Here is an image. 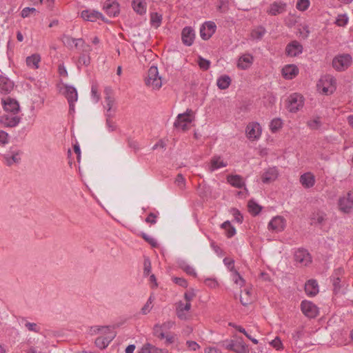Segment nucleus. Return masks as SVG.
<instances>
[{
    "instance_id": "20",
    "label": "nucleus",
    "mask_w": 353,
    "mask_h": 353,
    "mask_svg": "<svg viewBox=\"0 0 353 353\" xmlns=\"http://www.w3.org/2000/svg\"><path fill=\"white\" fill-rule=\"evenodd\" d=\"M195 37L194 31L190 26L185 27L181 32L182 42L185 46H190L193 44Z\"/></svg>"
},
{
    "instance_id": "3",
    "label": "nucleus",
    "mask_w": 353,
    "mask_h": 353,
    "mask_svg": "<svg viewBox=\"0 0 353 353\" xmlns=\"http://www.w3.org/2000/svg\"><path fill=\"white\" fill-rule=\"evenodd\" d=\"M145 83L153 89H159L161 87V78L159 76V71L157 66L152 65L149 68L148 71V76L145 79Z\"/></svg>"
},
{
    "instance_id": "55",
    "label": "nucleus",
    "mask_w": 353,
    "mask_h": 353,
    "mask_svg": "<svg viewBox=\"0 0 353 353\" xmlns=\"http://www.w3.org/2000/svg\"><path fill=\"white\" fill-rule=\"evenodd\" d=\"M37 10L34 8H24L21 12V15L23 18L28 17L30 14L36 13Z\"/></svg>"
},
{
    "instance_id": "34",
    "label": "nucleus",
    "mask_w": 353,
    "mask_h": 353,
    "mask_svg": "<svg viewBox=\"0 0 353 353\" xmlns=\"http://www.w3.org/2000/svg\"><path fill=\"white\" fill-rule=\"evenodd\" d=\"M65 94L68 103L76 102L77 101L78 94L75 88L66 86Z\"/></svg>"
},
{
    "instance_id": "47",
    "label": "nucleus",
    "mask_w": 353,
    "mask_h": 353,
    "mask_svg": "<svg viewBox=\"0 0 353 353\" xmlns=\"http://www.w3.org/2000/svg\"><path fill=\"white\" fill-rule=\"evenodd\" d=\"M144 348L147 349L148 353H164L163 350L159 348L150 343H147L143 345Z\"/></svg>"
},
{
    "instance_id": "5",
    "label": "nucleus",
    "mask_w": 353,
    "mask_h": 353,
    "mask_svg": "<svg viewBox=\"0 0 353 353\" xmlns=\"http://www.w3.org/2000/svg\"><path fill=\"white\" fill-rule=\"evenodd\" d=\"M352 61V57L349 54H343L333 59L332 66L337 71H344L351 65Z\"/></svg>"
},
{
    "instance_id": "52",
    "label": "nucleus",
    "mask_w": 353,
    "mask_h": 353,
    "mask_svg": "<svg viewBox=\"0 0 353 353\" xmlns=\"http://www.w3.org/2000/svg\"><path fill=\"white\" fill-rule=\"evenodd\" d=\"M90 63V58L89 55L83 54H81L78 60L79 65H85L88 66Z\"/></svg>"
},
{
    "instance_id": "35",
    "label": "nucleus",
    "mask_w": 353,
    "mask_h": 353,
    "mask_svg": "<svg viewBox=\"0 0 353 353\" xmlns=\"http://www.w3.org/2000/svg\"><path fill=\"white\" fill-rule=\"evenodd\" d=\"M231 78L228 75H222L217 79L216 85L221 90L227 89L231 84Z\"/></svg>"
},
{
    "instance_id": "63",
    "label": "nucleus",
    "mask_w": 353,
    "mask_h": 353,
    "mask_svg": "<svg viewBox=\"0 0 353 353\" xmlns=\"http://www.w3.org/2000/svg\"><path fill=\"white\" fill-rule=\"evenodd\" d=\"M128 146L133 149L135 152L138 151L139 150V145L137 141H134L132 139H128Z\"/></svg>"
},
{
    "instance_id": "22",
    "label": "nucleus",
    "mask_w": 353,
    "mask_h": 353,
    "mask_svg": "<svg viewBox=\"0 0 353 353\" xmlns=\"http://www.w3.org/2000/svg\"><path fill=\"white\" fill-rule=\"evenodd\" d=\"M299 74V68L294 64L285 65L282 69V74L285 79H292Z\"/></svg>"
},
{
    "instance_id": "39",
    "label": "nucleus",
    "mask_w": 353,
    "mask_h": 353,
    "mask_svg": "<svg viewBox=\"0 0 353 353\" xmlns=\"http://www.w3.org/2000/svg\"><path fill=\"white\" fill-rule=\"evenodd\" d=\"M20 153L19 152L13 153L11 155L6 154L4 158L8 165H11L14 163H19L20 161Z\"/></svg>"
},
{
    "instance_id": "56",
    "label": "nucleus",
    "mask_w": 353,
    "mask_h": 353,
    "mask_svg": "<svg viewBox=\"0 0 353 353\" xmlns=\"http://www.w3.org/2000/svg\"><path fill=\"white\" fill-rule=\"evenodd\" d=\"M196 294L193 290H189L184 294V299L186 303H190L192 299L195 297Z\"/></svg>"
},
{
    "instance_id": "31",
    "label": "nucleus",
    "mask_w": 353,
    "mask_h": 353,
    "mask_svg": "<svg viewBox=\"0 0 353 353\" xmlns=\"http://www.w3.org/2000/svg\"><path fill=\"white\" fill-rule=\"evenodd\" d=\"M21 324L23 325L24 327L29 331L34 333H40L41 327L36 323L29 322L26 318L23 317L21 319Z\"/></svg>"
},
{
    "instance_id": "11",
    "label": "nucleus",
    "mask_w": 353,
    "mask_h": 353,
    "mask_svg": "<svg viewBox=\"0 0 353 353\" xmlns=\"http://www.w3.org/2000/svg\"><path fill=\"white\" fill-rule=\"evenodd\" d=\"M21 121V117L13 113H6L0 117V123L4 127L14 128L17 126Z\"/></svg>"
},
{
    "instance_id": "53",
    "label": "nucleus",
    "mask_w": 353,
    "mask_h": 353,
    "mask_svg": "<svg viewBox=\"0 0 353 353\" xmlns=\"http://www.w3.org/2000/svg\"><path fill=\"white\" fill-rule=\"evenodd\" d=\"M198 64L201 69L203 70H207L210 68V61L203 57H199Z\"/></svg>"
},
{
    "instance_id": "13",
    "label": "nucleus",
    "mask_w": 353,
    "mask_h": 353,
    "mask_svg": "<svg viewBox=\"0 0 353 353\" xmlns=\"http://www.w3.org/2000/svg\"><path fill=\"white\" fill-rule=\"evenodd\" d=\"M216 26L213 21L205 22L200 28L201 37L204 40L209 39L215 32Z\"/></svg>"
},
{
    "instance_id": "59",
    "label": "nucleus",
    "mask_w": 353,
    "mask_h": 353,
    "mask_svg": "<svg viewBox=\"0 0 353 353\" xmlns=\"http://www.w3.org/2000/svg\"><path fill=\"white\" fill-rule=\"evenodd\" d=\"M143 265H144L143 274L145 276H148L150 274V273L151 272V263L148 258L145 259Z\"/></svg>"
},
{
    "instance_id": "49",
    "label": "nucleus",
    "mask_w": 353,
    "mask_h": 353,
    "mask_svg": "<svg viewBox=\"0 0 353 353\" xmlns=\"http://www.w3.org/2000/svg\"><path fill=\"white\" fill-rule=\"evenodd\" d=\"M141 237L148 242L152 247L156 248L158 245L157 241L153 237L148 235L147 234L142 232L141 234Z\"/></svg>"
},
{
    "instance_id": "23",
    "label": "nucleus",
    "mask_w": 353,
    "mask_h": 353,
    "mask_svg": "<svg viewBox=\"0 0 353 353\" xmlns=\"http://www.w3.org/2000/svg\"><path fill=\"white\" fill-rule=\"evenodd\" d=\"M191 309L190 303H183L179 301L176 306V312L179 319L185 320L187 319L185 312H188Z\"/></svg>"
},
{
    "instance_id": "10",
    "label": "nucleus",
    "mask_w": 353,
    "mask_h": 353,
    "mask_svg": "<svg viewBox=\"0 0 353 353\" xmlns=\"http://www.w3.org/2000/svg\"><path fill=\"white\" fill-rule=\"evenodd\" d=\"M294 260L301 266H307L312 263V257L309 252L303 248L298 249L294 253Z\"/></svg>"
},
{
    "instance_id": "2",
    "label": "nucleus",
    "mask_w": 353,
    "mask_h": 353,
    "mask_svg": "<svg viewBox=\"0 0 353 353\" xmlns=\"http://www.w3.org/2000/svg\"><path fill=\"white\" fill-rule=\"evenodd\" d=\"M224 347L228 350L234 352L235 353H249L248 346L243 341L242 337H237L235 339L226 341L224 342Z\"/></svg>"
},
{
    "instance_id": "19",
    "label": "nucleus",
    "mask_w": 353,
    "mask_h": 353,
    "mask_svg": "<svg viewBox=\"0 0 353 353\" xmlns=\"http://www.w3.org/2000/svg\"><path fill=\"white\" fill-rule=\"evenodd\" d=\"M287 4L282 1H274L271 3L267 10V13L271 16H276L286 11Z\"/></svg>"
},
{
    "instance_id": "50",
    "label": "nucleus",
    "mask_w": 353,
    "mask_h": 353,
    "mask_svg": "<svg viewBox=\"0 0 353 353\" xmlns=\"http://www.w3.org/2000/svg\"><path fill=\"white\" fill-rule=\"evenodd\" d=\"M304 335L303 328L299 327L292 334V339L297 342L299 339H301Z\"/></svg>"
},
{
    "instance_id": "41",
    "label": "nucleus",
    "mask_w": 353,
    "mask_h": 353,
    "mask_svg": "<svg viewBox=\"0 0 353 353\" xmlns=\"http://www.w3.org/2000/svg\"><path fill=\"white\" fill-rule=\"evenodd\" d=\"M248 209L249 212L253 214L254 216H256L259 214V212L261 211V207L257 204L255 201L251 200L248 202Z\"/></svg>"
},
{
    "instance_id": "17",
    "label": "nucleus",
    "mask_w": 353,
    "mask_h": 353,
    "mask_svg": "<svg viewBox=\"0 0 353 353\" xmlns=\"http://www.w3.org/2000/svg\"><path fill=\"white\" fill-rule=\"evenodd\" d=\"M303 49V46L299 41L294 40L287 45L285 54L288 57H296L302 53Z\"/></svg>"
},
{
    "instance_id": "9",
    "label": "nucleus",
    "mask_w": 353,
    "mask_h": 353,
    "mask_svg": "<svg viewBox=\"0 0 353 353\" xmlns=\"http://www.w3.org/2000/svg\"><path fill=\"white\" fill-rule=\"evenodd\" d=\"M302 312L308 318H315L319 314V308L312 302L304 300L301 303Z\"/></svg>"
},
{
    "instance_id": "36",
    "label": "nucleus",
    "mask_w": 353,
    "mask_h": 353,
    "mask_svg": "<svg viewBox=\"0 0 353 353\" xmlns=\"http://www.w3.org/2000/svg\"><path fill=\"white\" fill-rule=\"evenodd\" d=\"M326 214L321 211H317L311 215L312 224H322L325 220Z\"/></svg>"
},
{
    "instance_id": "58",
    "label": "nucleus",
    "mask_w": 353,
    "mask_h": 353,
    "mask_svg": "<svg viewBox=\"0 0 353 353\" xmlns=\"http://www.w3.org/2000/svg\"><path fill=\"white\" fill-rule=\"evenodd\" d=\"M270 345L276 350H280L283 349L282 342L279 337H276L274 340H272L270 342Z\"/></svg>"
},
{
    "instance_id": "16",
    "label": "nucleus",
    "mask_w": 353,
    "mask_h": 353,
    "mask_svg": "<svg viewBox=\"0 0 353 353\" xmlns=\"http://www.w3.org/2000/svg\"><path fill=\"white\" fill-rule=\"evenodd\" d=\"M228 165L227 161H224L220 155H214L208 165V170L213 172L219 169L225 168Z\"/></svg>"
},
{
    "instance_id": "12",
    "label": "nucleus",
    "mask_w": 353,
    "mask_h": 353,
    "mask_svg": "<svg viewBox=\"0 0 353 353\" xmlns=\"http://www.w3.org/2000/svg\"><path fill=\"white\" fill-rule=\"evenodd\" d=\"M246 135L250 140H256L261 134V128L259 123L252 122L248 124L245 130Z\"/></svg>"
},
{
    "instance_id": "33",
    "label": "nucleus",
    "mask_w": 353,
    "mask_h": 353,
    "mask_svg": "<svg viewBox=\"0 0 353 353\" xmlns=\"http://www.w3.org/2000/svg\"><path fill=\"white\" fill-rule=\"evenodd\" d=\"M41 61V56L39 54H33L26 58L27 65L32 69H38Z\"/></svg>"
},
{
    "instance_id": "24",
    "label": "nucleus",
    "mask_w": 353,
    "mask_h": 353,
    "mask_svg": "<svg viewBox=\"0 0 353 353\" xmlns=\"http://www.w3.org/2000/svg\"><path fill=\"white\" fill-rule=\"evenodd\" d=\"M254 61V57L250 54H245L239 58L237 67L241 70L249 68Z\"/></svg>"
},
{
    "instance_id": "51",
    "label": "nucleus",
    "mask_w": 353,
    "mask_h": 353,
    "mask_svg": "<svg viewBox=\"0 0 353 353\" xmlns=\"http://www.w3.org/2000/svg\"><path fill=\"white\" fill-rule=\"evenodd\" d=\"M62 42L68 48H72L75 42V39L69 35H63Z\"/></svg>"
},
{
    "instance_id": "45",
    "label": "nucleus",
    "mask_w": 353,
    "mask_h": 353,
    "mask_svg": "<svg viewBox=\"0 0 353 353\" xmlns=\"http://www.w3.org/2000/svg\"><path fill=\"white\" fill-rule=\"evenodd\" d=\"M270 130L272 132H277L282 128V121L280 119H274L270 125Z\"/></svg>"
},
{
    "instance_id": "48",
    "label": "nucleus",
    "mask_w": 353,
    "mask_h": 353,
    "mask_svg": "<svg viewBox=\"0 0 353 353\" xmlns=\"http://www.w3.org/2000/svg\"><path fill=\"white\" fill-rule=\"evenodd\" d=\"M310 6L309 0H297L296 8L300 11L306 10Z\"/></svg>"
},
{
    "instance_id": "62",
    "label": "nucleus",
    "mask_w": 353,
    "mask_h": 353,
    "mask_svg": "<svg viewBox=\"0 0 353 353\" xmlns=\"http://www.w3.org/2000/svg\"><path fill=\"white\" fill-rule=\"evenodd\" d=\"M232 212H233L232 214L234 217V220L236 222L241 223L243 222V215L241 214V213L236 209H233Z\"/></svg>"
},
{
    "instance_id": "60",
    "label": "nucleus",
    "mask_w": 353,
    "mask_h": 353,
    "mask_svg": "<svg viewBox=\"0 0 353 353\" xmlns=\"http://www.w3.org/2000/svg\"><path fill=\"white\" fill-rule=\"evenodd\" d=\"M204 283L210 288H216L218 286V282L214 279H206Z\"/></svg>"
},
{
    "instance_id": "18",
    "label": "nucleus",
    "mask_w": 353,
    "mask_h": 353,
    "mask_svg": "<svg viewBox=\"0 0 353 353\" xmlns=\"http://www.w3.org/2000/svg\"><path fill=\"white\" fill-rule=\"evenodd\" d=\"M81 17L87 21L95 22L98 19L104 20L102 13L94 10L87 9L84 10L81 12Z\"/></svg>"
},
{
    "instance_id": "38",
    "label": "nucleus",
    "mask_w": 353,
    "mask_h": 353,
    "mask_svg": "<svg viewBox=\"0 0 353 353\" xmlns=\"http://www.w3.org/2000/svg\"><path fill=\"white\" fill-rule=\"evenodd\" d=\"M240 301L241 304L244 306H246L252 303V299L251 297V292L250 290L245 289V290L243 291V294L241 295Z\"/></svg>"
},
{
    "instance_id": "44",
    "label": "nucleus",
    "mask_w": 353,
    "mask_h": 353,
    "mask_svg": "<svg viewBox=\"0 0 353 353\" xmlns=\"http://www.w3.org/2000/svg\"><path fill=\"white\" fill-rule=\"evenodd\" d=\"M307 125L311 130H318L321 126V121L319 117H316L313 119L309 120L307 122Z\"/></svg>"
},
{
    "instance_id": "25",
    "label": "nucleus",
    "mask_w": 353,
    "mask_h": 353,
    "mask_svg": "<svg viewBox=\"0 0 353 353\" xmlns=\"http://www.w3.org/2000/svg\"><path fill=\"white\" fill-rule=\"evenodd\" d=\"M300 183L305 188H310L315 184V177L311 172H306L300 176Z\"/></svg>"
},
{
    "instance_id": "30",
    "label": "nucleus",
    "mask_w": 353,
    "mask_h": 353,
    "mask_svg": "<svg viewBox=\"0 0 353 353\" xmlns=\"http://www.w3.org/2000/svg\"><path fill=\"white\" fill-rule=\"evenodd\" d=\"M227 181L232 186L236 188H242L245 186L243 179L240 175H229L227 177Z\"/></svg>"
},
{
    "instance_id": "57",
    "label": "nucleus",
    "mask_w": 353,
    "mask_h": 353,
    "mask_svg": "<svg viewBox=\"0 0 353 353\" xmlns=\"http://www.w3.org/2000/svg\"><path fill=\"white\" fill-rule=\"evenodd\" d=\"M175 183L181 188L183 189L185 185V180L181 174H179L175 179Z\"/></svg>"
},
{
    "instance_id": "46",
    "label": "nucleus",
    "mask_w": 353,
    "mask_h": 353,
    "mask_svg": "<svg viewBox=\"0 0 353 353\" xmlns=\"http://www.w3.org/2000/svg\"><path fill=\"white\" fill-rule=\"evenodd\" d=\"M348 20L349 19L346 14H339L336 18L335 23L338 26L343 27L347 25Z\"/></svg>"
},
{
    "instance_id": "28",
    "label": "nucleus",
    "mask_w": 353,
    "mask_h": 353,
    "mask_svg": "<svg viewBox=\"0 0 353 353\" xmlns=\"http://www.w3.org/2000/svg\"><path fill=\"white\" fill-rule=\"evenodd\" d=\"M305 291L308 296H315L319 292L317 282L315 280H309L305 285Z\"/></svg>"
},
{
    "instance_id": "64",
    "label": "nucleus",
    "mask_w": 353,
    "mask_h": 353,
    "mask_svg": "<svg viewBox=\"0 0 353 353\" xmlns=\"http://www.w3.org/2000/svg\"><path fill=\"white\" fill-rule=\"evenodd\" d=\"M157 216L155 214L150 212L145 218V221L147 223L155 224L157 223Z\"/></svg>"
},
{
    "instance_id": "7",
    "label": "nucleus",
    "mask_w": 353,
    "mask_h": 353,
    "mask_svg": "<svg viewBox=\"0 0 353 353\" xmlns=\"http://www.w3.org/2000/svg\"><path fill=\"white\" fill-rule=\"evenodd\" d=\"M339 208L344 213H350L353 210V190L348 192L346 196L339 199Z\"/></svg>"
},
{
    "instance_id": "14",
    "label": "nucleus",
    "mask_w": 353,
    "mask_h": 353,
    "mask_svg": "<svg viewBox=\"0 0 353 353\" xmlns=\"http://www.w3.org/2000/svg\"><path fill=\"white\" fill-rule=\"evenodd\" d=\"M2 105L7 113L17 114L19 112V104L17 101L9 97L2 99Z\"/></svg>"
},
{
    "instance_id": "6",
    "label": "nucleus",
    "mask_w": 353,
    "mask_h": 353,
    "mask_svg": "<svg viewBox=\"0 0 353 353\" xmlns=\"http://www.w3.org/2000/svg\"><path fill=\"white\" fill-rule=\"evenodd\" d=\"M304 105L303 97L298 93H292L288 98L287 108L290 112L295 113L303 108Z\"/></svg>"
},
{
    "instance_id": "42",
    "label": "nucleus",
    "mask_w": 353,
    "mask_h": 353,
    "mask_svg": "<svg viewBox=\"0 0 353 353\" xmlns=\"http://www.w3.org/2000/svg\"><path fill=\"white\" fill-rule=\"evenodd\" d=\"M162 21L161 14H158L157 12H152L150 14V23L152 26L155 28H158L160 26Z\"/></svg>"
},
{
    "instance_id": "43",
    "label": "nucleus",
    "mask_w": 353,
    "mask_h": 353,
    "mask_svg": "<svg viewBox=\"0 0 353 353\" xmlns=\"http://www.w3.org/2000/svg\"><path fill=\"white\" fill-rule=\"evenodd\" d=\"M232 281L234 283L239 285L240 287H242L245 284L244 279L240 275L237 270H234L232 272Z\"/></svg>"
},
{
    "instance_id": "21",
    "label": "nucleus",
    "mask_w": 353,
    "mask_h": 353,
    "mask_svg": "<svg viewBox=\"0 0 353 353\" xmlns=\"http://www.w3.org/2000/svg\"><path fill=\"white\" fill-rule=\"evenodd\" d=\"M103 9L110 17H115L119 12V3L114 0H107L104 3Z\"/></svg>"
},
{
    "instance_id": "27",
    "label": "nucleus",
    "mask_w": 353,
    "mask_h": 353,
    "mask_svg": "<svg viewBox=\"0 0 353 353\" xmlns=\"http://www.w3.org/2000/svg\"><path fill=\"white\" fill-rule=\"evenodd\" d=\"M14 87L13 82L8 78L0 76V91L2 93H9L12 91Z\"/></svg>"
},
{
    "instance_id": "8",
    "label": "nucleus",
    "mask_w": 353,
    "mask_h": 353,
    "mask_svg": "<svg viewBox=\"0 0 353 353\" xmlns=\"http://www.w3.org/2000/svg\"><path fill=\"white\" fill-rule=\"evenodd\" d=\"M336 79L330 75H326L319 81L318 87L321 88L322 87V92L325 94L332 93L335 90Z\"/></svg>"
},
{
    "instance_id": "40",
    "label": "nucleus",
    "mask_w": 353,
    "mask_h": 353,
    "mask_svg": "<svg viewBox=\"0 0 353 353\" xmlns=\"http://www.w3.org/2000/svg\"><path fill=\"white\" fill-rule=\"evenodd\" d=\"M154 301V296L153 294H152L150 297L148 298L147 302L145 303V305L141 308V313L143 314H148L151 310L152 309L153 305L152 303Z\"/></svg>"
},
{
    "instance_id": "1",
    "label": "nucleus",
    "mask_w": 353,
    "mask_h": 353,
    "mask_svg": "<svg viewBox=\"0 0 353 353\" xmlns=\"http://www.w3.org/2000/svg\"><path fill=\"white\" fill-rule=\"evenodd\" d=\"M92 332L95 334L101 332L102 333L107 334L106 336H99L95 340L94 343L96 346L101 350L107 347L115 336V334L111 331L110 327L108 326L101 327H92Z\"/></svg>"
},
{
    "instance_id": "15",
    "label": "nucleus",
    "mask_w": 353,
    "mask_h": 353,
    "mask_svg": "<svg viewBox=\"0 0 353 353\" xmlns=\"http://www.w3.org/2000/svg\"><path fill=\"white\" fill-rule=\"evenodd\" d=\"M285 220L281 216H276L269 222L268 228L274 232H280L285 229Z\"/></svg>"
},
{
    "instance_id": "4",
    "label": "nucleus",
    "mask_w": 353,
    "mask_h": 353,
    "mask_svg": "<svg viewBox=\"0 0 353 353\" xmlns=\"http://www.w3.org/2000/svg\"><path fill=\"white\" fill-rule=\"evenodd\" d=\"M192 110L187 109L184 113L179 114L174 123V127L185 131L188 129V125L192 121Z\"/></svg>"
},
{
    "instance_id": "32",
    "label": "nucleus",
    "mask_w": 353,
    "mask_h": 353,
    "mask_svg": "<svg viewBox=\"0 0 353 353\" xmlns=\"http://www.w3.org/2000/svg\"><path fill=\"white\" fill-rule=\"evenodd\" d=\"M112 89L110 87H107L104 90V92L105 94V108L108 109V110H112L114 105V99L112 97Z\"/></svg>"
},
{
    "instance_id": "61",
    "label": "nucleus",
    "mask_w": 353,
    "mask_h": 353,
    "mask_svg": "<svg viewBox=\"0 0 353 353\" xmlns=\"http://www.w3.org/2000/svg\"><path fill=\"white\" fill-rule=\"evenodd\" d=\"M91 93H92V97L93 99L94 100V102L97 103L99 101L100 96L98 94L97 85H92Z\"/></svg>"
},
{
    "instance_id": "26",
    "label": "nucleus",
    "mask_w": 353,
    "mask_h": 353,
    "mask_svg": "<svg viewBox=\"0 0 353 353\" xmlns=\"http://www.w3.org/2000/svg\"><path fill=\"white\" fill-rule=\"evenodd\" d=\"M278 177V171L275 167L268 168L262 175V181L268 183L274 181Z\"/></svg>"
},
{
    "instance_id": "54",
    "label": "nucleus",
    "mask_w": 353,
    "mask_h": 353,
    "mask_svg": "<svg viewBox=\"0 0 353 353\" xmlns=\"http://www.w3.org/2000/svg\"><path fill=\"white\" fill-rule=\"evenodd\" d=\"M223 263L231 272H233L234 270H236L234 268V261L233 259L225 257L223 259Z\"/></svg>"
},
{
    "instance_id": "37",
    "label": "nucleus",
    "mask_w": 353,
    "mask_h": 353,
    "mask_svg": "<svg viewBox=\"0 0 353 353\" xmlns=\"http://www.w3.org/2000/svg\"><path fill=\"white\" fill-rule=\"evenodd\" d=\"M221 228L225 230L226 236L228 238H231L236 234V229L233 227L229 221L223 222L221 225Z\"/></svg>"
},
{
    "instance_id": "29",
    "label": "nucleus",
    "mask_w": 353,
    "mask_h": 353,
    "mask_svg": "<svg viewBox=\"0 0 353 353\" xmlns=\"http://www.w3.org/2000/svg\"><path fill=\"white\" fill-rule=\"evenodd\" d=\"M132 6L134 12L140 15L146 12L147 3L145 0H132Z\"/></svg>"
}]
</instances>
